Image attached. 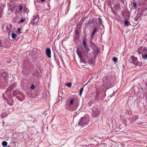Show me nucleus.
Masks as SVG:
<instances>
[{"instance_id": "1", "label": "nucleus", "mask_w": 147, "mask_h": 147, "mask_svg": "<svg viewBox=\"0 0 147 147\" xmlns=\"http://www.w3.org/2000/svg\"><path fill=\"white\" fill-rule=\"evenodd\" d=\"M89 117L88 115H86L84 117H81L78 123V126L82 127L88 125L90 121Z\"/></svg>"}, {"instance_id": "2", "label": "nucleus", "mask_w": 147, "mask_h": 147, "mask_svg": "<svg viewBox=\"0 0 147 147\" xmlns=\"http://www.w3.org/2000/svg\"><path fill=\"white\" fill-rule=\"evenodd\" d=\"M139 54H142V58L144 60L147 59V48L142 46L140 47L138 49Z\"/></svg>"}, {"instance_id": "3", "label": "nucleus", "mask_w": 147, "mask_h": 147, "mask_svg": "<svg viewBox=\"0 0 147 147\" xmlns=\"http://www.w3.org/2000/svg\"><path fill=\"white\" fill-rule=\"evenodd\" d=\"M2 70H0V80L1 82H5L7 80L8 78V76L7 74L5 72H3Z\"/></svg>"}, {"instance_id": "4", "label": "nucleus", "mask_w": 147, "mask_h": 147, "mask_svg": "<svg viewBox=\"0 0 147 147\" xmlns=\"http://www.w3.org/2000/svg\"><path fill=\"white\" fill-rule=\"evenodd\" d=\"M12 27V25L10 24H4L3 27V31L5 32H7L9 33L13 30Z\"/></svg>"}, {"instance_id": "5", "label": "nucleus", "mask_w": 147, "mask_h": 147, "mask_svg": "<svg viewBox=\"0 0 147 147\" xmlns=\"http://www.w3.org/2000/svg\"><path fill=\"white\" fill-rule=\"evenodd\" d=\"M8 40L7 39L0 40V47L6 48H8Z\"/></svg>"}, {"instance_id": "6", "label": "nucleus", "mask_w": 147, "mask_h": 147, "mask_svg": "<svg viewBox=\"0 0 147 147\" xmlns=\"http://www.w3.org/2000/svg\"><path fill=\"white\" fill-rule=\"evenodd\" d=\"M92 111L93 116L95 117H97L100 112L99 109L96 108L94 107L92 109Z\"/></svg>"}, {"instance_id": "7", "label": "nucleus", "mask_w": 147, "mask_h": 147, "mask_svg": "<svg viewBox=\"0 0 147 147\" xmlns=\"http://www.w3.org/2000/svg\"><path fill=\"white\" fill-rule=\"evenodd\" d=\"M39 19V15H37L33 17V18L31 20V23L32 25H35L38 22Z\"/></svg>"}, {"instance_id": "8", "label": "nucleus", "mask_w": 147, "mask_h": 147, "mask_svg": "<svg viewBox=\"0 0 147 147\" xmlns=\"http://www.w3.org/2000/svg\"><path fill=\"white\" fill-rule=\"evenodd\" d=\"M8 35L9 37L10 38V37H11L10 39L12 40H14L17 36L15 32L12 31H11L8 33Z\"/></svg>"}, {"instance_id": "9", "label": "nucleus", "mask_w": 147, "mask_h": 147, "mask_svg": "<svg viewBox=\"0 0 147 147\" xmlns=\"http://www.w3.org/2000/svg\"><path fill=\"white\" fill-rule=\"evenodd\" d=\"M129 62L130 63H132L136 65L138 64L137 58L133 56H132L130 59Z\"/></svg>"}, {"instance_id": "10", "label": "nucleus", "mask_w": 147, "mask_h": 147, "mask_svg": "<svg viewBox=\"0 0 147 147\" xmlns=\"http://www.w3.org/2000/svg\"><path fill=\"white\" fill-rule=\"evenodd\" d=\"M88 57L87 56H86L84 57H82V58L80 59L81 63L82 64V65H84L87 63L86 61V60H85L84 59H88Z\"/></svg>"}, {"instance_id": "11", "label": "nucleus", "mask_w": 147, "mask_h": 147, "mask_svg": "<svg viewBox=\"0 0 147 147\" xmlns=\"http://www.w3.org/2000/svg\"><path fill=\"white\" fill-rule=\"evenodd\" d=\"M82 43L83 45L84 48L86 50L87 52H88L90 51V49L88 46L87 44L86 43L85 39L84 38L83 39Z\"/></svg>"}, {"instance_id": "12", "label": "nucleus", "mask_w": 147, "mask_h": 147, "mask_svg": "<svg viewBox=\"0 0 147 147\" xmlns=\"http://www.w3.org/2000/svg\"><path fill=\"white\" fill-rule=\"evenodd\" d=\"M46 54L48 57L50 58L51 57V50L50 48H47L46 49Z\"/></svg>"}, {"instance_id": "13", "label": "nucleus", "mask_w": 147, "mask_h": 147, "mask_svg": "<svg viewBox=\"0 0 147 147\" xmlns=\"http://www.w3.org/2000/svg\"><path fill=\"white\" fill-rule=\"evenodd\" d=\"M20 18L18 16H16L13 18V22L16 23H19Z\"/></svg>"}, {"instance_id": "14", "label": "nucleus", "mask_w": 147, "mask_h": 147, "mask_svg": "<svg viewBox=\"0 0 147 147\" xmlns=\"http://www.w3.org/2000/svg\"><path fill=\"white\" fill-rule=\"evenodd\" d=\"M76 53L78 56L79 58L80 59H81V58H82V56L81 53L80 51L79 50V48L78 47L77 48Z\"/></svg>"}, {"instance_id": "15", "label": "nucleus", "mask_w": 147, "mask_h": 147, "mask_svg": "<svg viewBox=\"0 0 147 147\" xmlns=\"http://www.w3.org/2000/svg\"><path fill=\"white\" fill-rule=\"evenodd\" d=\"M138 119V116L137 115H135L134 117L130 119V121L132 122H134L136 121Z\"/></svg>"}, {"instance_id": "16", "label": "nucleus", "mask_w": 147, "mask_h": 147, "mask_svg": "<svg viewBox=\"0 0 147 147\" xmlns=\"http://www.w3.org/2000/svg\"><path fill=\"white\" fill-rule=\"evenodd\" d=\"M74 98H71L70 100L69 105L70 106H71L73 105L74 104Z\"/></svg>"}, {"instance_id": "17", "label": "nucleus", "mask_w": 147, "mask_h": 147, "mask_svg": "<svg viewBox=\"0 0 147 147\" xmlns=\"http://www.w3.org/2000/svg\"><path fill=\"white\" fill-rule=\"evenodd\" d=\"M136 124L138 125H141L142 126H146L147 125V124L146 123L143 122V123H138L137 122Z\"/></svg>"}, {"instance_id": "18", "label": "nucleus", "mask_w": 147, "mask_h": 147, "mask_svg": "<svg viewBox=\"0 0 147 147\" xmlns=\"http://www.w3.org/2000/svg\"><path fill=\"white\" fill-rule=\"evenodd\" d=\"M97 30V28L96 27H95V28H94L92 34V35H91L92 38L93 36L94 35V34H95Z\"/></svg>"}, {"instance_id": "19", "label": "nucleus", "mask_w": 147, "mask_h": 147, "mask_svg": "<svg viewBox=\"0 0 147 147\" xmlns=\"http://www.w3.org/2000/svg\"><path fill=\"white\" fill-rule=\"evenodd\" d=\"M124 24L126 26H128L130 24V22L128 21L127 19H126L125 20Z\"/></svg>"}, {"instance_id": "20", "label": "nucleus", "mask_w": 147, "mask_h": 147, "mask_svg": "<svg viewBox=\"0 0 147 147\" xmlns=\"http://www.w3.org/2000/svg\"><path fill=\"white\" fill-rule=\"evenodd\" d=\"M7 145V142L5 141H3L2 142V145L3 147H5Z\"/></svg>"}, {"instance_id": "21", "label": "nucleus", "mask_w": 147, "mask_h": 147, "mask_svg": "<svg viewBox=\"0 0 147 147\" xmlns=\"http://www.w3.org/2000/svg\"><path fill=\"white\" fill-rule=\"evenodd\" d=\"M94 49L95 50V52L96 53H98L100 51V49L97 47H96Z\"/></svg>"}, {"instance_id": "22", "label": "nucleus", "mask_w": 147, "mask_h": 147, "mask_svg": "<svg viewBox=\"0 0 147 147\" xmlns=\"http://www.w3.org/2000/svg\"><path fill=\"white\" fill-rule=\"evenodd\" d=\"M65 85L69 87H70L71 86V83H66Z\"/></svg>"}, {"instance_id": "23", "label": "nucleus", "mask_w": 147, "mask_h": 147, "mask_svg": "<svg viewBox=\"0 0 147 147\" xmlns=\"http://www.w3.org/2000/svg\"><path fill=\"white\" fill-rule=\"evenodd\" d=\"M83 90V88H81L80 89V92L79 93V95L81 96Z\"/></svg>"}, {"instance_id": "24", "label": "nucleus", "mask_w": 147, "mask_h": 147, "mask_svg": "<svg viewBox=\"0 0 147 147\" xmlns=\"http://www.w3.org/2000/svg\"><path fill=\"white\" fill-rule=\"evenodd\" d=\"M98 20L100 24L101 25H102V19L101 18H99Z\"/></svg>"}, {"instance_id": "25", "label": "nucleus", "mask_w": 147, "mask_h": 147, "mask_svg": "<svg viewBox=\"0 0 147 147\" xmlns=\"http://www.w3.org/2000/svg\"><path fill=\"white\" fill-rule=\"evenodd\" d=\"M113 61L115 62H116L117 61V58L115 57H114L113 59Z\"/></svg>"}, {"instance_id": "26", "label": "nucleus", "mask_w": 147, "mask_h": 147, "mask_svg": "<svg viewBox=\"0 0 147 147\" xmlns=\"http://www.w3.org/2000/svg\"><path fill=\"white\" fill-rule=\"evenodd\" d=\"M35 88L34 86V84H32L30 86V88L32 89H33Z\"/></svg>"}, {"instance_id": "27", "label": "nucleus", "mask_w": 147, "mask_h": 147, "mask_svg": "<svg viewBox=\"0 0 147 147\" xmlns=\"http://www.w3.org/2000/svg\"><path fill=\"white\" fill-rule=\"evenodd\" d=\"M19 21H20L19 23H23L24 21V20L23 19H20Z\"/></svg>"}, {"instance_id": "28", "label": "nucleus", "mask_w": 147, "mask_h": 147, "mask_svg": "<svg viewBox=\"0 0 147 147\" xmlns=\"http://www.w3.org/2000/svg\"><path fill=\"white\" fill-rule=\"evenodd\" d=\"M133 5L134 6V7H136L137 5H136V3L134 2H133Z\"/></svg>"}, {"instance_id": "29", "label": "nucleus", "mask_w": 147, "mask_h": 147, "mask_svg": "<svg viewBox=\"0 0 147 147\" xmlns=\"http://www.w3.org/2000/svg\"><path fill=\"white\" fill-rule=\"evenodd\" d=\"M22 5H20V8H19V11H21L22 10Z\"/></svg>"}, {"instance_id": "30", "label": "nucleus", "mask_w": 147, "mask_h": 147, "mask_svg": "<svg viewBox=\"0 0 147 147\" xmlns=\"http://www.w3.org/2000/svg\"><path fill=\"white\" fill-rule=\"evenodd\" d=\"M66 108L67 109H69V108H68L69 107H68V106H66Z\"/></svg>"}, {"instance_id": "31", "label": "nucleus", "mask_w": 147, "mask_h": 147, "mask_svg": "<svg viewBox=\"0 0 147 147\" xmlns=\"http://www.w3.org/2000/svg\"><path fill=\"white\" fill-rule=\"evenodd\" d=\"M20 30V28H18V31L19 32Z\"/></svg>"}, {"instance_id": "32", "label": "nucleus", "mask_w": 147, "mask_h": 147, "mask_svg": "<svg viewBox=\"0 0 147 147\" xmlns=\"http://www.w3.org/2000/svg\"><path fill=\"white\" fill-rule=\"evenodd\" d=\"M45 0H41V1L42 2H43Z\"/></svg>"}, {"instance_id": "33", "label": "nucleus", "mask_w": 147, "mask_h": 147, "mask_svg": "<svg viewBox=\"0 0 147 147\" xmlns=\"http://www.w3.org/2000/svg\"><path fill=\"white\" fill-rule=\"evenodd\" d=\"M16 91H15L13 92V93H14L16 92Z\"/></svg>"}, {"instance_id": "34", "label": "nucleus", "mask_w": 147, "mask_h": 147, "mask_svg": "<svg viewBox=\"0 0 147 147\" xmlns=\"http://www.w3.org/2000/svg\"><path fill=\"white\" fill-rule=\"evenodd\" d=\"M89 82H88L87 83H86V84H87Z\"/></svg>"}, {"instance_id": "35", "label": "nucleus", "mask_w": 147, "mask_h": 147, "mask_svg": "<svg viewBox=\"0 0 147 147\" xmlns=\"http://www.w3.org/2000/svg\"><path fill=\"white\" fill-rule=\"evenodd\" d=\"M78 106V105H77L76 106V107H77Z\"/></svg>"}]
</instances>
